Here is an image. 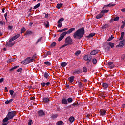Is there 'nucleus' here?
Instances as JSON below:
<instances>
[{
  "label": "nucleus",
  "instance_id": "nucleus-28",
  "mask_svg": "<svg viewBox=\"0 0 125 125\" xmlns=\"http://www.w3.org/2000/svg\"><path fill=\"white\" fill-rule=\"evenodd\" d=\"M124 35H125V32H121V36L119 38L120 41H122V40H123V39L124 38Z\"/></svg>",
  "mask_w": 125,
  "mask_h": 125
},
{
  "label": "nucleus",
  "instance_id": "nucleus-61",
  "mask_svg": "<svg viewBox=\"0 0 125 125\" xmlns=\"http://www.w3.org/2000/svg\"><path fill=\"white\" fill-rule=\"evenodd\" d=\"M51 54V53L50 52V51H48L47 52V55H50Z\"/></svg>",
  "mask_w": 125,
  "mask_h": 125
},
{
  "label": "nucleus",
  "instance_id": "nucleus-60",
  "mask_svg": "<svg viewBox=\"0 0 125 125\" xmlns=\"http://www.w3.org/2000/svg\"><path fill=\"white\" fill-rule=\"evenodd\" d=\"M4 79L3 78H1L0 79V83H2V82H3Z\"/></svg>",
  "mask_w": 125,
  "mask_h": 125
},
{
  "label": "nucleus",
  "instance_id": "nucleus-7",
  "mask_svg": "<svg viewBox=\"0 0 125 125\" xmlns=\"http://www.w3.org/2000/svg\"><path fill=\"white\" fill-rule=\"evenodd\" d=\"M67 35V33L66 32H63L60 35V37L58 39V41L61 42V41H62L63 39H64V37Z\"/></svg>",
  "mask_w": 125,
  "mask_h": 125
},
{
  "label": "nucleus",
  "instance_id": "nucleus-20",
  "mask_svg": "<svg viewBox=\"0 0 125 125\" xmlns=\"http://www.w3.org/2000/svg\"><path fill=\"white\" fill-rule=\"evenodd\" d=\"M62 104H66L67 105V104H68V101H67V99H63L62 100Z\"/></svg>",
  "mask_w": 125,
  "mask_h": 125
},
{
  "label": "nucleus",
  "instance_id": "nucleus-24",
  "mask_svg": "<svg viewBox=\"0 0 125 125\" xmlns=\"http://www.w3.org/2000/svg\"><path fill=\"white\" fill-rule=\"evenodd\" d=\"M72 106H73V107H78V106H80V104H79L78 102H77L74 103L72 104Z\"/></svg>",
  "mask_w": 125,
  "mask_h": 125
},
{
  "label": "nucleus",
  "instance_id": "nucleus-33",
  "mask_svg": "<svg viewBox=\"0 0 125 125\" xmlns=\"http://www.w3.org/2000/svg\"><path fill=\"white\" fill-rule=\"evenodd\" d=\"M43 102H45V103H47L48 101H49V99L48 98H45L43 99Z\"/></svg>",
  "mask_w": 125,
  "mask_h": 125
},
{
  "label": "nucleus",
  "instance_id": "nucleus-40",
  "mask_svg": "<svg viewBox=\"0 0 125 125\" xmlns=\"http://www.w3.org/2000/svg\"><path fill=\"white\" fill-rule=\"evenodd\" d=\"M33 34V32L31 31H26L25 35H32Z\"/></svg>",
  "mask_w": 125,
  "mask_h": 125
},
{
  "label": "nucleus",
  "instance_id": "nucleus-48",
  "mask_svg": "<svg viewBox=\"0 0 125 125\" xmlns=\"http://www.w3.org/2000/svg\"><path fill=\"white\" fill-rule=\"evenodd\" d=\"M33 124V120H30L28 121V125H31Z\"/></svg>",
  "mask_w": 125,
  "mask_h": 125
},
{
  "label": "nucleus",
  "instance_id": "nucleus-1",
  "mask_svg": "<svg viewBox=\"0 0 125 125\" xmlns=\"http://www.w3.org/2000/svg\"><path fill=\"white\" fill-rule=\"evenodd\" d=\"M85 31H84V28L82 27L76 31L74 35H73V38L74 39H82L83 37V35H84Z\"/></svg>",
  "mask_w": 125,
  "mask_h": 125
},
{
  "label": "nucleus",
  "instance_id": "nucleus-32",
  "mask_svg": "<svg viewBox=\"0 0 125 125\" xmlns=\"http://www.w3.org/2000/svg\"><path fill=\"white\" fill-rule=\"evenodd\" d=\"M62 6H63V4H57L56 7H57V8H58V9H60V8L61 7H62Z\"/></svg>",
  "mask_w": 125,
  "mask_h": 125
},
{
  "label": "nucleus",
  "instance_id": "nucleus-42",
  "mask_svg": "<svg viewBox=\"0 0 125 125\" xmlns=\"http://www.w3.org/2000/svg\"><path fill=\"white\" fill-rule=\"evenodd\" d=\"M45 65H47V66H50V65H51V63H50V62L48 61L47 62H44Z\"/></svg>",
  "mask_w": 125,
  "mask_h": 125
},
{
  "label": "nucleus",
  "instance_id": "nucleus-57",
  "mask_svg": "<svg viewBox=\"0 0 125 125\" xmlns=\"http://www.w3.org/2000/svg\"><path fill=\"white\" fill-rule=\"evenodd\" d=\"M0 25H1V26H3V25H4L3 21H0Z\"/></svg>",
  "mask_w": 125,
  "mask_h": 125
},
{
  "label": "nucleus",
  "instance_id": "nucleus-15",
  "mask_svg": "<svg viewBox=\"0 0 125 125\" xmlns=\"http://www.w3.org/2000/svg\"><path fill=\"white\" fill-rule=\"evenodd\" d=\"M14 43H15L13 42H11L8 41V42H7L6 44L7 46H8V47H12V46H13L14 45Z\"/></svg>",
  "mask_w": 125,
  "mask_h": 125
},
{
  "label": "nucleus",
  "instance_id": "nucleus-3",
  "mask_svg": "<svg viewBox=\"0 0 125 125\" xmlns=\"http://www.w3.org/2000/svg\"><path fill=\"white\" fill-rule=\"evenodd\" d=\"M83 59L87 61V64L88 65L90 62V61H91V59H92V56L90 55H86L83 57Z\"/></svg>",
  "mask_w": 125,
  "mask_h": 125
},
{
  "label": "nucleus",
  "instance_id": "nucleus-26",
  "mask_svg": "<svg viewBox=\"0 0 125 125\" xmlns=\"http://www.w3.org/2000/svg\"><path fill=\"white\" fill-rule=\"evenodd\" d=\"M15 59H10L7 61V63H11V62H14Z\"/></svg>",
  "mask_w": 125,
  "mask_h": 125
},
{
  "label": "nucleus",
  "instance_id": "nucleus-47",
  "mask_svg": "<svg viewBox=\"0 0 125 125\" xmlns=\"http://www.w3.org/2000/svg\"><path fill=\"white\" fill-rule=\"evenodd\" d=\"M95 35V33H90L88 37H89V38H92V37H93Z\"/></svg>",
  "mask_w": 125,
  "mask_h": 125
},
{
  "label": "nucleus",
  "instance_id": "nucleus-59",
  "mask_svg": "<svg viewBox=\"0 0 125 125\" xmlns=\"http://www.w3.org/2000/svg\"><path fill=\"white\" fill-rule=\"evenodd\" d=\"M107 25H103L102 27V29H106Z\"/></svg>",
  "mask_w": 125,
  "mask_h": 125
},
{
  "label": "nucleus",
  "instance_id": "nucleus-31",
  "mask_svg": "<svg viewBox=\"0 0 125 125\" xmlns=\"http://www.w3.org/2000/svg\"><path fill=\"white\" fill-rule=\"evenodd\" d=\"M20 37V35L19 34H17L16 35L14 36L13 37V38L14 39V40H16L17 39H18V38H19Z\"/></svg>",
  "mask_w": 125,
  "mask_h": 125
},
{
  "label": "nucleus",
  "instance_id": "nucleus-44",
  "mask_svg": "<svg viewBox=\"0 0 125 125\" xmlns=\"http://www.w3.org/2000/svg\"><path fill=\"white\" fill-rule=\"evenodd\" d=\"M83 70L84 73H86L87 72V68H86V67H83Z\"/></svg>",
  "mask_w": 125,
  "mask_h": 125
},
{
  "label": "nucleus",
  "instance_id": "nucleus-8",
  "mask_svg": "<svg viewBox=\"0 0 125 125\" xmlns=\"http://www.w3.org/2000/svg\"><path fill=\"white\" fill-rule=\"evenodd\" d=\"M41 85L42 86V87H44V86H49L50 85V82H47L45 83V82H42L41 83Z\"/></svg>",
  "mask_w": 125,
  "mask_h": 125
},
{
  "label": "nucleus",
  "instance_id": "nucleus-43",
  "mask_svg": "<svg viewBox=\"0 0 125 125\" xmlns=\"http://www.w3.org/2000/svg\"><path fill=\"white\" fill-rule=\"evenodd\" d=\"M25 31H26V28H25V27H23L22 28H21V33H25Z\"/></svg>",
  "mask_w": 125,
  "mask_h": 125
},
{
  "label": "nucleus",
  "instance_id": "nucleus-21",
  "mask_svg": "<svg viewBox=\"0 0 125 125\" xmlns=\"http://www.w3.org/2000/svg\"><path fill=\"white\" fill-rule=\"evenodd\" d=\"M109 10H103L101 11V14H104V13H108Z\"/></svg>",
  "mask_w": 125,
  "mask_h": 125
},
{
  "label": "nucleus",
  "instance_id": "nucleus-30",
  "mask_svg": "<svg viewBox=\"0 0 125 125\" xmlns=\"http://www.w3.org/2000/svg\"><path fill=\"white\" fill-rule=\"evenodd\" d=\"M61 67H66V66H67V62H62L61 64Z\"/></svg>",
  "mask_w": 125,
  "mask_h": 125
},
{
  "label": "nucleus",
  "instance_id": "nucleus-29",
  "mask_svg": "<svg viewBox=\"0 0 125 125\" xmlns=\"http://www.w3.org/2000/svg\"><path fill=\"white\" fill-rule=\"evenodd\" d=\"M42 37L39 38L36 41V44H38V43H39L41 42V41H42Z\"/></svg>",
  "mask_w": 125,
  "mask_h": 125
},
{
  "label": "nucleus",
  "instance_id": "nucleus-64",
  "mask_svg": "<svg viewBox=\"0 0 125 125\" xmlns=\"http://www.w3.org/2000/svg\"><path fill=\"white\" fill-rule=\"evenodd\" d=\"M122 24H123L124 25H125V20L123 21H122Z\"/></svg>",
  "mask_w": 125,
  "mask_h": 125
},
{
  "label": "nucleus",
  "instance_id": "nucleus-12",
  "mask_svg": "<svg viewBox=\"0 0 125 125\" xmlns=\"http://www.w3.org/2000/svg\"><path fill=\"white\" fill-rule=\"evenodd\" d=\"M115 5H116V4H112L110 3L108 5H104L103 7V9H105V8L106 9V8H107V7H111L112 6H115Z\"/></svg>",
  "mask_w": 125,
  "mask_h": 125
},
{
  "label": "nucleus",
  "instance_id": "nucleus-23",
  "mask_svg": "<svg viewBox=\"0 0 125 125\" xmlns=\"http://www.w3.org/2000/svg\"><path fill=\"white\" fill-rule=\"evenodd\" d=\"M69 121L70 122V123H73V122L75 121V118H74L73 116H71L69 118Z\"/></svg>",
  "mask_w": 125,
  "mask_h": 125
},
{
  "label": "nucleus",
  "instance_id": "nucleus-58",
  "mask_svg": "<svg viewBox=\"0 0 125 125\" xmlns=\"http://www.w3.org/2000/svg\"><path fill=\"white\" fill-rule=\"evenodd\" d=\"M4 17H5L6 20H7V13H6L4 14Z\"/></svg>",
  "mask_w": 125,
  "mask_h": 125
},
{
  "label": "nucleus",
  "instance_id": "nucleus-54",
  "mask_svg": "<svg viewBox=\"0 0 125 125\" xmlns=\"http://www.w3.org/2000/svg\"><path fill=\"white\" fill-rule=\"evenodd\" d=\"M58 28H61L62 27V23H58Z\"/></svg>",
  "mask_w": 125,
  "mask_h": 125
},
{
  "label": "nucleus",
  "instance_id": "nucleus-51",
  "mask_svg": "<svg viewBox=\"0 0 125 125\" xmlns=\"http://www.w3.org/2000/svg\"><path fill=\"white\" fill-rule=\"evenodd\" d=\"M9 92H10V95L12 96L13 95V93H14V91L12 90H10Z\"/></svg>",
  "mask_w": 125,
  "mask_h": 125
},
{
  "label": "nucleus",
  "instance_id": "nucleus-49",
  "mask_svg": "<svg viewBox=\"0 0 125 125\" xmlns=\"http://www.w3.org/2000/svg\"><path fill=\"white\" fill-rule=\"evenodd\" d=\"M80 54H81V51H78L75 53V55H76V56H78Z\"/></svg>",
  "mask_w": 125,
  "mask_h": 125
},
{
  "label": "nucleus",
  "instance_id": "nucleus-56",
  "mask_svg": "<svg viewBox=\"0 0 125 125\" xmlns=\"http://www.w3.org/2000/svg\"><path fill=\"white\" fill-rule=\"evenodd\" d=\"M13 41H14V39L13 38V37H12L11 39H10V40H9V42H13Z\"/></svg>",
  "mask_w": 125,
  "mask_h": 125
},
{
  "label": "nucleus",
  "instance_id": "nucleus-50",
  "mask_svg": "<svg viewBox=\"0 0 125 125\" xmlns=\"http://www.w3.org/2000/svg\"><path fill=\"white\" fill-rule=\"evenodd\" d=\"M57 125H63V121H58L57 122Z\"/></svg>",
  "mask_w": 125,
  "mask_h": 125
},
{
  "label": "nucleus",
  "instance_id": "nucleus-38",
  "mask_svg": "<svg viewBox=\"0 0 125 125\" xmlns=\"http://www.w3.org/2000/svg\"><path fill=\"white\" fill-rule=\"evenodd\" d=\"M92 62L93 64H94L95 65L97 63V60H96V59H93L92 60Z\"/></svg>",
  "mask_w": 125,
  "mask_h": 125
},
{
  "label": "nucleus",
  "instance_id": "nucleus-35",
  "mask_svg": "<svg viewBox=\"0 0 125 125\" xmlns=\"http://www.w3.org/2000/svg\"><path fill=\"white\" fill-rule=\"evenodd\" d=\"M40 5H41V4L40 3L37 4L36 5H35L33 9H37V8H39V7H40Z\"/></svg>",
  "mask_w": 125,
  "mask_h": 125
},
{
  "label": "nucleus",
  "instance_id": "nucleus-10",
  "mask_svg": "<svg viewBox=\"0 0 125 125\" xmlns=\"http://www.w3.org/2000/svg\"><path fill=\"white\" fill-rule=\"evenodd\" d=\"M82 73H83L82 69H76L73 71V74H75V75H78V74H82Z\"/></svg>",
  "mask_w": 125,
  "mask_h": 125
},
{
  "label": "nucleus",
  "instance_id": "nucleus-36",
  "mask_svg": "<svg viewBox=\"0 0 125 125\" xmlns=\"http://www.w3.org/2000/svg\"><path fill=\"white\" fill-rule=\"evenodd\" d=\"M109 45L111 47V48H113V47L115 46V44H114V43H111V42H110L109 43Z\"/></svg>",
  "mask_w": 125,
  "mask_h": 125
},
{
  "label": "nucleus",
  "instance_id": "nucleus-4",
  "mask_svg": "<svg viewBox=\"0 0 125 125\" xmlns=\"http://www.w3.org/2000/svg\"><path fill=\"white\" fill-rule=\"evenodd\" d=\"M16 113L15 112H9L7 115V118L9 119V120H11V119H13V117L14 116H15Z\"/></svg>",
  "mask_w": 125,
  "mask_h": 125
},
{
  "label": "nucleus",
  "instance_id": "nucleus-18",
  "mask_svg": "<svg viewBox=\"0 0 125 125\" xmlns=\"http://www.w3.org/2000/svg\"><path fill=\"white\" fill-rule=\"evenodd\" d=\"M74 80H75V76H72L68 78V80L70 83H73L74 82Z\"/></svg>",
  "mask_w": 125,
  "mask_h": 125
},
{
  "label": "nucleus",
  "instance_id": "nucleus-19",
  "mask_svg": "<svg viewBox=\"0 0 125 125\" xmlns=\"http://www.w3.org/2000/svg\"><path fill=\"white\" fill-rule=\"evenodd\" d=\"M68 30V28H65L63 29H60L57 31L58 33H62V32H65V31H67Z\"/></svg>",
  "mask_w": 125,
  "mask_h": 125
},
{
  "label": "nucleus",
  "instance_id": "nucleus-39",
  "mask_svg": "<svg viewBox=\"0 0 125 125\" xmlns=\"http://www.w3.org/2000/svg\"><path fill=\"white\" fill-rule=\"evenodd\" d=\"M67 101L69 103H71V102H73V99L72 98H68Z\"/></svg>",
  "mask_w": 125,
  "mask_h": 125
},
{
  "label": "nucleus",
  "instance_id": "nucleus-53",
  "mask_svg": "<svg viewBox=\"0 0 125 125\" xmlns=\"http://www.w3.org/2000/svg\"><path fill=\"white\" fill-rule=\"evenodd\" d=\"M22 70H23V69H22V68H20L17 70V72L22 73Z\"/></svg>",
  "mask_w": 125,
  "mask_h": 125
},
{
  "label": "nucleus",
  "instance_id": "nucleus-6",
  "mask_svg": "<svg viewBox=\"0 0 125 125\" xmlns=\"http://www.w3.org/2000/svg\"><path fill=\"white\" fill-rule=\"evenodd\" d=\"M119 45H116V47H123L124 46V44L125 43V40H123L119 42Z\"/></svg>",
  "mask_w": 125,
  "mask_h": 125
},
{
  "label": "nucleus",
  "instance_id": "nucleus-11",
  "mask_svg": "<svg viewBox=\"0 0 125 125\" xmlns=\"http://www.w3.org/2000/svg\"><path fill=\"white\" fill-rule=\"evenodd\" d=\"M76 29L75 28H72L68 30L67 32H64V33H66V35L67 34H71V33H73V31H75Z\"/></svg>",
  "mask_w": 125,
  "mask_h": 125
},
{
  "label": "nucleus",
  "instance_id": "nucleus-34",
  "mask_svg": "<svg viewBox=\"0 0 125 125\" xmlns=\"http://www.w3.org/2000/svg\"><path fill=\"white\" fill-rule=\"evenodd\" d=\"M44 77L46 79H47L48 78V77H49V75L48 74V73L47 72H45V73L44 74Z\"/></svg>",
  "mask_w": 125,
  "mask_h": 125
},
{
  "label": "nucleus",
  "instance_id": "nucleus-41",
  "mask_svg": "<svg viewBox=\"0 0 125 125\" xmlns=\"http://www.w3.org/2000/svg\"><path fill=\"white\" fill-rule=\"evenodd\" d=\"M19 67V66H14V67L12 68L10 71H13V70H15L16 69H17V68H18Z\"/></svg>",
  "mask_w": 125,
  "mask_h": 125
},
{
  "label": "nucleus",
  "instance_id": "nucleus-16",
  "mask_svg": "<svg viewBox=\"0 0 125 125\" xmlns=\"http://www.w3.org/2000/svg\"><path fill=\"white\" fill-rule=\"evenodd\" d=\"M38 115L39 117H43V116H44V112L42 110H39L38 111Z\"/></svg>",
  "mask_w": 125,
  "mask_h": 125
},
{
  "label": "nucleus",
  "instance_id": "nucleus-17",
  "mask_svg": "<svg viewBox=\"0 0 125 125\" xmlns=\"http://www.w3.org/2000/svg\"><path fill=\"white\" fill-rule=\"evenodd\" d=\"M99 52V50H95L91 52V55H95V54H97Z\"/></svg>",
  "mask_w": 125,
  "mask_h": 125
},
{
  "label": "nucleus",
  "instance_id": "nucleus-14",
  "mask_svg": "<svg viewBox=\"0 0 125 125\" xmlns=\"http://www.w3.org/2000/svg\"><path fill=\"white\" fill-rule=\"evenodd\" d=\"M106 111L104 109H102L100 110V115L101 116H105L106 115Z\"/></svg>",
  "mask_w": 125,
  "mask_h": 125
},
{
  "label": "nucleus",
  "instance_id": "nucleus-45",
  "mask_svg": "<svg viewBox=\"0 0 125 125\" xmlns=\"http://www.w3.org/2000/svg\"><path fill=\"white\" fill-rule=\"evenodd\" d=\"M113 39H114V36H113V35H111V37H110L107 40L108 42H110V41H112V40H113Z\"/></svg>",
  "mask_w": 125,
  "mask_h": 125
},
{
  "label": "nucleus",
  "instance_id": "nucleus-55",
  "mask_svg": "<svg viewBox=\"0 0 125 125\" xmlns=\"http://www.w3.org/2000/svg\"><path fill=\"white\" fill-rule=\"evenodd\" d=\"M120 19V18L119 17H116L114 19V21H118Z\"/></svg>",
  "mask_w": 125,
  "mask_h": 125
},
{
  "label": "nucleus",
  "instance_id": "nucleus-2",
  "mask_svg": "<svg viewBox=\"0 0 125 125\" xmlns=\"http://www.w3.org/2000/svg\"><path fill=\"white\" fill-rule=\"evenodd\" d=\"M65 44L63 45L60 48H63V47H65L67 46V45H69V44H72V42H73V39L71 38V36L67 37L65 40Z\"/></svg>",
  "mask_w": 125,
  "mask_h": 125
},
{
  "label": "nucleus",
  "instance_id": "nucleus-62",
  "mask_svg": "<svg viewBox=\"0 0 125 125\" xmlns=\"http://www.w3.org/2000/svg\"><path fill=\"white\" fill-rule=\"evenodd\" d=\"M121 11H122V12H125V8H123V9H122Z\"/></svg>",
  "mask_w": 125,
  "mask_h": 125
},
{
  "label": "nucleus",
  "instance_id": "nucleus-46",
  "mask_svg": "<svg viewBox=\"0 0 125 125\" xmlns=\"http://www.w3.org/2000/svg\"><path fill=\"white\" fill-rule=\"evenodd\" d=\"M58 117V115L57 114H54L52 116V119H55Z\"/></svg>",
  "mask_w": 125,
  "mask_h": 125
},
{
  "label": "nucleus",
  "instance_id": "nucleus-9",
  "mask_svg": "<svg viewBox=\"0 0 125 125\" xmlns=\"http://www.w3.org/2000/svg\"><path fill=\"white\" fill-rule=\"evenodd\" d=\"M108 66L109 68V69H113V68L115 67V64L113 62H108Z\"/></svg>",
  "mask_w": 125,
  "mask_h": 125
},
{
  "label": "nucleus",
  "instance_id": "nucleus-37",
  "mask_svg": "<svg viewBox=\"0 0 125 125\" xmlns=\"http://www.w3.org/2000/svg\"><path fill=\"white\" fill-rule=\"evenodd\" d=\"M64 18H62L58 20V23H61L62 22H63V21H64Z\"/></svg>",
  "mask_w": 125,
  "mask_h": 125
},
{
  "label": "nucleus",
  "instance_id": "nucleus-5",
  "mask_svg": "<svg viewBox=\"0 0 125 125\" xmlns=\"http://www.w3.org/2000/svg\"><path fill=\"white\" fill-rule=\"evenodd\" d=\"M34 61V59H30V58H27L24 60V65H27V64H29V63H32Z\"/></svg>",
  "mask_w": 125,
  "mask_h": 125
},
{
  "label": "nucleus",
  "instance_id": "nucleus-63",
  "mask_svg": "<svg viewBox=\"0 0 125 125\" xmlns=\"http://www.w3.org/2000/svg\"><path fill=\"white\" fill-rule=\"evenodd\" d=\"M121 29H124V28H125V24H123L121 26Z\"/></svg>",
  "mask_w": 125,
  "mask_h": 125
},
{
  "label": "nucleus",
  "instance_id": "nucleus-52",
  "mask_svg": "<svg viewBox=\"0 0 125 125\" xmlns=\"http://www.w3.org/2000/svg\"><path fill=\"white\" fill-rule=\"evenodd\" d=\"M55 45H56V42H53L51 44V46L52 47H54V46H55Z\"/></svg>",
  "mask_w": 125,
  "mask_h": 125
},
{
  "label": "nucleus",
  "instance_id": "nucleus-27",
  "mask_svg": "<svg viewBox=\"0 0 125 125\" xmlns=\"http://www.w3.org/2000/svg\"><path fill=\"white\" fill-rule=\"evenodd\" d=\"M13 101V99H11L9 100H7L5 102V104H9V103H10L11 102H12Z\"/></svg>",
  "mask_w": 125,
  "mask_h": 125
},
{
  "label": "nucleus",
  "instance_id": "nucleus-25",
  "mask_svg": "<svg viewBox=\"0 0 125 125\" xmlns=\"http://www.w3.org/2000/svg\"><path fill=\"white\" fill-rule=\"evenodd\" d=\"M43 25L46 28H48L49 27V22L48 21H46V22L44 23Z\"/></svg>",
  "mask_w": 125,
  "mask_h": 125
},
{
  "label": "nucleus",
  "instance_id": "nucleus-22",
  "mask_svg": "<svg viewBox=\"0 0 125 125\" xmlns=\"http://www.w3.org/2000/svg\"><path fill=\"white\" fill-rule=\"evenodd\" d=\"M102 16H103V14H101V13L98 14L96 16V19H100V18H101V17H102Z\"/></svg>",
  "mask_w": 125,
  "mask_h": 125
},
{
  "label": "nucleus",
  "instance_id": "nucleus-13",
  "mask_svg": "<svg viewBox=\"0 0 125 125\" xmlns=\"http://www.w3.org/2000/svg\"><path fill=\"white\" fill-rule=\"evenodd\" d=\"M102 86L104 89H107V88H108V87L109 86V85L106 83H103L102 84Z\"/></svg>",
  "mask_w": 125,
  "mask_h": 125
}]
</instances>
